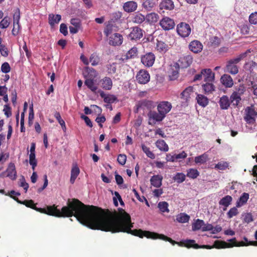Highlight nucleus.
<instances>
[{"mask_svg":"<svg viewBox=\"0 0 257 257\" xmlns=\"http://www.w3.org/2000/svg\"><path fill=\"white\" fill-rule=\"evenodd\" d=\"M9 24H10V19L6 17L2 19L1 22H0V28L6 29L9 26Z\"/></svg>","mask_w":257,"mask_h":257,"instance_id":"52","label":"nucleus"},{"mask_svg":"<svg viewBox=\"0 0 257 257\" xmlns=\"http://www.w3.org/2000/svg\"><path fill=\"white\" fill-rule=\"evenodd\" d=\"M137 55L138 49L136 47H134L126 52V59H133L136 58Z\"/></svg>","mask_w":257,"mask_h":257,"instance_id":"44","label":"nucleus"},{"mask_svg":"<svg viewBox=\"0 0 257 257\" xmlns=\"http://www.w3.org/2000/svg\"><path fill=\"white\" fill-rule=\"evenodd\" d=\"M123 42V37L122 35L118 33H114L109 37L108 43L109 45L114 46H120Z\"/></svg>","mask_w":257,"mask_h":257,"instance_id":"14","label":"nucleus"},{"mask_svg":"<svg viewBox=\"0 0 257 257\" xmlns=\"http://www.w3.org/2000/svg\"><path fill=\"white\" fill-rule=\"evenodd\" d=\"M126 160V156L124 155L120 154L118 155L117 162L120 165H124Z\"/></svg>","mask_w":257,"mask_h":257,"instance_id":"60","label":"nucleus"},{"mask_svg":"<svg viewBox=\"0 0 257 257\" xmlns=\"http://www.w3.org/2000/svg\"><path fill=\"white\" fill-rule=\"evenodd\" d=\"M29 164L32 166V170L34 171L37 166V160L35 159V153L29 154Z\"/></svg>","mask_w":257,"mask_h":257,"instance_id":"49","label":"nucleus"},{"mask_svg":"<svg viewBox=\"0 0 257 257\" xmlns=\"http://www.w3.org/2000/svg\"><path fill=\"white\" fill-rule=\"evenodd\" d=\"M243 239H244V241L237 242V241L236 240V238H231V239H230L229 240H228L231 243H227L232 245V247L233 246L239 247V246H248V245L257 246V245H255L253 244V242H257L256 239H255V240H256V241H248V239H247V238L245 237H244V238H243Z\"/></svg>","mask_w":257,"mask_h":257,"instance_id":"9","label":"nucleus"},{"mask_svg":"<svg viewBox=\"0 0 257 257\" xmlns=\"http://www.w3.org/2000/svg\"><path fill=\"white\" fill-rule=\"evenodd\" d=\"M6 177L11 179V180H15L17 175H16V170H15V166L13 163L9 164L7 169H6Z\"/></svg>","mask_w":257,"mask_h":257,"instance_id":"17","label":"nucleus"},{"mask_svg":"<svg viewBox=\"0 0 257 257\" xmlns=\"http://www.w3.org/2000/svg\"><path fill=\"white\" fill-rule=\"evenodd\" d=\"M230 104H231V103L227 95H222V96L220 98V100H219V105H220V108H221L222 110H227L228 108H229V106H230Z\"/></svg>","mask_w":257,"mask_h":257,"instance_id":"22","label":"nucleus"},{"mask_svg":"<svg viewBox=\"0 0 257 257\" xmlns=\"http://www.w3.org/2000/svg\"><path fill=\"white\" fill-rule=\"evenodd\" d=\"M145 18H146L147 22L150 24L157 22L158 19H159V17L158 14L155 13L148 14L147 16H145Z\"/></svg>","mask_w":257,"mask_h":257,"instance_id":"35","label":"nucleus"},{"mask_svg":"<svg viewBox=\"0 0 257 257\" xmlns=\"http://www.w3.org/2000/svg\"><path fill=\"white\" fill-rule=\"evenodd\" d=\"M21 29V26L20 23H13V29H12V35L14 36H16L19 34L20 30Z\"/></svg>","mask_w":257,"mask_h":257,"instance_id":"57","label":"nucleus"},{"mask_svg":"<svg viewBox=\"0 0 257 257\" xmlns=\"http://www.w3.org/2000/svg\"><path fill=\"white\" fill-rule=\"evenodd\" d=\"M133 227V223L131 221V217L129 214L125 212L122 209H119L117 221L98 230L104 232H111L113 233L125 232L140 238L146 237L151 239H160L163 241L169 242L173 245L177 244L179 246H184L187 248L211 249L213 248L220 249L231 247V245L230 244L221 240H215L212 246L209 245H199L195 243L194 240L192 239H187L177 242L164 235L163 234H158V233L150 232L148 230H143L141 229L132 230Z\"/></svg>","mask_w":257,"mask_h":257,"instance_id":"2","label":"nucleus"},{"mask_svg":"<svg viewBox=\"0 0 257 257\" xmlns=\"http://www.w3.org/2000/svg\"><path fill=\"white\" fill-rule=\"evenodd\" d=\"M80 173V170L77 166H73L71 168V178H70V182L73 184L75 182V180Z\"/></svg>","mask_w":257,"mask_h":257,"instance_id":"37","label":"nucleus"},{"mask_svg":"<svg viewBox=\"0 0 257 257\" xmlns=\"http://www.w3.org/2000/svg\"><path fill=\"white\" fill-rule=\"evenodd\" d=\"M177 33L182 38H187L191 32L190 26L185 22H181L177 25Z\"/></svg>","mask_w":257,"mask_h":257,"instance_id":"6","label":"nucleus"},{"mask_svg":"<svg viewBox=\"0 0 257 257\" xmlns=\"http://www.w3.org/2000/svg\"><path fill=\"white\" fill-rule=\"evenodd\" d=\"M97 92L99 93L100 97L103 98V101L106 103L111 104L117 99V98L114 95H106L101 90H98Z\"/></svg>","mask_w":257,"mask_h":257,"instance_id":"20","label":"nucleus"},{"mask_svg":"<svg viewBox=\"0 0 257 257\" xmlns=\"http://www.w3.org/2000/svg\"><path fill=\"white\" fill-rule=\"evenodd\" d=\"M1 71L2 72L5 74L10 72V66L7 62H5L2 64Z\"/></svg>","mask_w":257,"mask_h":257,"instance_id":"58","label":"nucleus"},{"mask_svg":"<svg viewBox=\"0 0 257 257\" xmlns=\"http://www.w3.org/2000/svg\"><path fill=\"white\" fill-rule=\"evenodd\" d=\"M246 53L241 54L236 58L231 59L229 61H227V65H226V71L227 72L232 74L236 75L238 72V69L236 64L239 62L243 58L245 57Z\"/></svg>","mask_w":257,"mask_h":257,"instance_id":"4","label":"nucleus"},{"mask_svg":"<svg viewBox=\"0 0 257 257\" xmlns=\"http://www.w3.org/2000/svg\"><path fill=\"white\" fill-rule=\"evenodd\" d=\"M54 117H55V118H56L57 119V121L59 122V125H60V126H61V127H62L63 131H64V132H65V122L62 119V118H61V116L60 115L59 112L56 111V112L54 113Z\"/></svg>","mask_w":257,"mask_h":257,"instance_id":"47","label":"nucleus"},{"mask_svg":"<svg viewBox=\"0 0 257 257\" xmlns=\"http://www.w3.org/2000/svg\"><path fill=\"white\" fill-rule=\"evenodd\" d=\"M185 176L190 179H195L199 176V172L197 169L191 168L187 170V174Z\"/></svg>","mask_w":257,"mask_h":257,"instance_id":"42","label":"nucleus"},{"mask_svg":"<svg viewBox=\"0 0 257 257\" xmlns=\"http://www.w3.org/2000/svg\"><path fill=\"white\" fill-rule=\"evenodd\" d=\"M154 107V105L153 104V102L148 100L140 101H139L138 104H137V109H145V108H147L148 109H150L153 108Z\"/></svg>","mask_w":257,"mask_h":257,"instance_id":"26","label":"nucleus"},{"mask_svg":"<svg viewBox=\"0 0 257 257\" xmlns=\"http://www.w3.org/2000/svg\"><path fill=\"white\" fill-rule=\"evenodd\" d=\"M59 32L62 34L64 36H66L68 35V31H67V26H66L65 24H60V26H59Z\"/></svg>","mask_w":257,"mask_h":257,"instance_id":"61","label":"nucleus"},{"mask_svg":"<svg viewBox=\"0 0 257 257\" xmlns=\"http://www.w3.org/2000/svg\"><path fill=\"white\" fill-rule=\"evenodd\" d=\"M175 8L172 0H162L160 4V10L172 11Z\"/></svg>","mask_w":257,"mask_h":257,"instance_id":"23","label":"nucleus"},{"mask_svg":"<svg viewBox=\"0 0 257 257\" xmlns=\"http://www.w3.org/2000/svg\"><path fill=\"white\" fill-rule=\"evenodd\" d=\"M136 78L140 84H145L150 81V74L147 71L141 70L136 74Z\"/></svg>","mask_w":257,"mask_h":257,"instance_id":"10","label":"nucleus"},{"mask_svg":"<svg viewBox=\"0 0 257 257\" xmlns=\"http://www.w3.org/2000/svg\"><path fill=\"white\" fill-rule=\"evenodd\" d=\"M176 220L179 223H186L189 220V216L185 213H180L176 217Z\"/></svg>","mask_w":257,"mask_h":257,"instance_id":"39","label":"nucleus"},{"mask_svg":"<svg viewBox=\"0 0 257 257\" xmlns=\"http://www.w3.org/2000/svg\"><path fill=\"white\" fill-rule=\"evenodd\" d=\"M221 83L226 88H230L233 86V81L230 75L224 74L221 77Z\"/></svg>","mask_w":257,"mask_h":257,"instance_id":"19","label":"nucleus"},{"mask_svg":"<svg viewBox=\"0 0 257 257\" xmlns=\"http://www.w3.org/2000/svg\"><path fill=\"white\" fill-rule=\"evenodd\" d=\"M155 6V2L153 0H146L142 3V7L145 10L150 11Z\"/></svg>","mask_w":257,"mask_h":257,"instance_id":"41","label":"nucleus"},{"mask_svg":"<svg viewBox=\"0 0 257 257\" xmlns=\"http://www.w3.org/2000/svg\"><path fill=\"white\" fill-rule=\"evenodd\" d=\"M207 159V156L206 155V154H204L203 155L195 157V160H194V161H195V163H196V164H203L206 163Z\"/></svg>","mask_w":257,"mask_h":257,"instance_id":"48","label":"nucleus"},{"mask_svg":"<svg viewBox=\"0 0 257 257\" xmlns=\"http://www.w3.org/2000/svg\"><path fill=\"white\" fill-rule=\"evenodd\" d=\"M203 220L197 219L196 221L192 224V230H199L200 228L205 225Z\"/></svg>","mask_w":257,"mask_h":257,"instance_id":"43","label":"nucleus"},{"mask_svg":"<svg viewBox=\"0 0 257 257\" xmlns=\"http://www.w3.org/2000/svg\"><path fill=\"white\" fill-rule=\"evenodd\" d=\"M232 201V198L229 195H226L219 201V205L223 206V210L225 211L226 208L230 205V202Z\"/></svg>","mask_w":257,"mask_h":257,"instance_id":"31","label":"nucleus"},{"mask_svg":"<svg viewBox=\"0 0 257 257\" xmlns=\"http://www.w3.org/2000/svg\"><path fill=\"white\" fill-rule=\"evenodd\" d=\"M155 144H156L157 148L160 149V151L166 152L169 150L168 145L163 140H159Z\"/></svg>","mask_w":257,"mask_h":257,"instance_id":"40","label":"nucleus"},{"mask_svg":"<svg viewBox=\"0 0 257 257\" xmlns=\"http://www.w3.org/2000/svg\"><path fill=\"white\" fill-rule=\"evenodd\" d=\"M143 37V30L138 27H134L131 28V32H130L128 37L131 40H139L142 38Z\"/></svg>","mask_w":257,"mask_h":257,"instance_id":"13","label":"nucleus"},{"mask_svg":"<svg viewBox=\"0 0 257 257\" xmlns=\"http://www.w3.org/2000/svg\"><path fill=\"white\" fill-rule=\"evenodd\" d=\"M242 95H237L236 93H232L231 95H230L229 100L231 103H232V105H233V107H236L240 101L241 100V97L240 96Z\"/></svg>","mask_w":257,"mask_h":257,"instance_id":"38","label":"nucleus"},{"mask_svg":"<svg viewBox=\"0 0 257 257\" xmlns=\"http://www.w3.org/2000/svg\"><path fill=\"white\" fill-rule=\"evenodd\" d=\"M256 112L251 107H247L245 109V115L244 116V120L248 124H253L255 122V116L256 115Z\"/></svg>","mask_w":257,"mask_h":257,"instance_id":"12","label":"nucleus"},{"mask_svg":"<svg viewBox=\"0 0 257 257\" xmlns=\"http://www.w3.org/2000/svg\"><path fill=\"white\" fill-rule=\"evenodd\" d=\"M187 177L182 173H177L173 177V180L178 183H182L185 181V177Z\"/></svg>","mask_w":257,"mask_h":257,"instance_id":"45","label":"nucleus"},{"mask_svg":"<svg viewBox=\"0 0 257 257\" xmlns=\"http://www.w3.org/2000/svg\"><path fill=\"white\" fill-rule=\"evenodd\" d=\"M33 118H34V113L33 112V104L29 105V124L32 125L33 123Z\"/></svg>","mask_w":257,"mask_h":257,"instance_id":"55","label":"nucleus"},{"mask_svg":"<svg viewBox=\"0 0 257 257\" xmlns=\"http://www.w3.org/2000/svg\"><path fill=\"white\" fill-rule=\"evenodd\" d=\"M160 26L164 30L169 31L175 27V22L173 19L165 17L160 20Z\"/></svg>","mask_w":257,"mask_h":257,"instance_id":"11","label":"nucleus"},{"mask_svg":"<svg viewBox=\"0 0 257 257\" xmlns=\"http://www.w3.org/2000/svg\"><path fill=\"white\" fill-rule=\"evenodd\" d=\"M154 61L155 55L151 52H148L141 57V62L146 67H152L154 64Z\"/></svg>","mask_w":257,"mask_h":257,"instance_id":"8","label":"nucleus"},{"mask_svg":"<svg viewBox=\"0 0 257 257\" xmlns=\"http://www.w3.org/2000/svg\"><path fill=\"white\" fill-rule=\"evenodd\" d=\"M168 203L166 202H160L158 204V208L160 209V211L162 212H169V209H168Z\"/></svg>","mask_w":257,"mask_h":257,"instance_id":"51","label":"nucleus"},{"mask_svg":"<svg viewBox=\"0 0 257 257\" xmlns=\"http://www.w3.org/2000/svg\"><path fill=\"white\" fill-rule=\"evenodd\" d=\"M168 45L162 41H157L156 43V50L161 53H165L168 51Z\"/></svg>","mask_w":257,"mask_h":257,"instance_id":"34","label":"nucleus"},{"mask_svg":"<svg viewBox=\"0 0 257 257\" xmlns=\"http://www.w3.org/2000/svg\"><path fill=\"white\" fill-rule=\"evenodd\" d=\"M235 91H233V93H236L237 95H243V93L245 91V87L243 86V84H239V86L235 88Z\"/></svg>","mask_w":257,"mask_h":257,"instance_id":"54","label":"nucleus"},{"mask_svg":"<svg viewBox=\"0 0 257 257\" xmlns=\"http://www.w3.org/2000/svg\"><path fill=\"white\" fill-rule=\"evenodd\" d=\"M249 22L252 25H257V12L252 13L249 16Z\"/></svg>","mask_w":257,"mask_h":257,"instance_id":"56","label":"nucleus"},{"mask_svg":"<svg viewBox=\"0 0 257 257\" xmlns=\"http://www.w3.org/2000/svg\"><path fill=\"white\" fill-rule=\"evenodd\" d=\"M179 70V64L175 63L172 66L169 72L170 80H175L178 77V71Z\"/></svg>","mask_w":257,"mask_h":257,"instance_id":"27","label":"nucleus"},{"mask_svg":"<svg viewBox=\"0 0 257 257\" xmlns=\"http://www.w3.org/2000/svg\"><path fill=\"white\" fill-rule=\"evenodd\" d=\"M166 113L157 112L156 111L150 110L148 113V118H149L148 123L153 125L157 122L162 121L166 116Z\"/></svg>","mask_w":257,"mask_h":257,"instance_id":"5","label":"nucleus"},{"mask_svg":"<svg viewBox=\"0 0 257 257\" xmlns=\"http://www.w3.org/2000/svg\"><path fill=\"white\" fill-rule=\"evenodd\" d=\"M145 21H146L145 16L143 15L142 14L137 13L133 16L132 22L134 24L140 25L144 22Z\"/></svg>","mask_w":257,"mask_h":257,"instance_id":"32","label":"nucleus"},{"mask_svg":"<svg viewBox=\"0 0 257 257\" xmlns=\"http://www.w3.org/2000/svg\"><path fill=\"white\" fill-rule=\"evenodd\" d=\"M142 149L143 152L146 154V155L148 156V158H150L151 159H154L155 155L151 151H150V149L145 145H142Z\"/></svg>","mask_w":257,"mask_h":257,"instance_id":"50","label":"nucleus"},{"mask_svg":"<svg viewBox=\"0 0 257 257\" xmlns=\"http://www.w3.org/2000/svg\"><path fill=\"white\" fill-rule=\"evenodd\" d=\"M84 85L87 86V88L90 89V91L93 93H96V90L98 89L96 84L94 83V79L96 77V71L94 68L86 67L84 68Z\"/></svg>","mask_w":257,"mask_h":257,"instance_id":"3","label":"nucleus"},{"mask_svg":"<svg viewBox=\"0 0 257 257\" xmlns=\"http://www.w3.org/2000/svg\"><path fill=\"white\" fill-rule=\"evenodd\" d=\"M163 177L160 175H154L151 177V185L156 188H160L162 186Z\"/></svg>","mask_w":257,"mask_h":257,"instance_id":"24","label":"nucleus"},{"mask_svg":"<svg viewBox=\"0 0 257 257\" xmlns=\"http://www.w3.org/2000/svg\"><path fill=\"white\" fill-rule=\"evenodd\" d=\"M99 62H100V58L96 53H93V54L90 55V63H91V65L93 66L97 65L99 64Z\"/></svg>","mask_w":257,"mask_h":257,"instance_id":"46","label":"nucleus"},{"mask_svg":"<svg viewBox=\"0 0 257 257\" xmlns=\"http://www.w3.org/2000/svg\"><path fill=\"white\" fill-rule=\"evenodd\" d=\"M203 47L202 44L198 40H193L189 44V49L195 54L201 52Z\"/></svg>","mask_w":257,"mask_h":257,"instance_id":"16","label":"nucleus"},{"mask_svg":"<svg viewBox=\"0 0 257 257\" xmlns=\"http://www.w3.org/2000/svg\"><path fill=\"white\" fill-rule=\"evenodd\" d=\"M19 186L23 188V189L25 190V193L27 192V189H28L29 186L28 185V184L26 182V180H25V178L23 176H22V178L20 179V185H19Z\"/></svg>","mask_w":257,"mask_h":257,"instance_id":"59","label":"nucleus"},{"mask_svg":"<svg viewBox=\"0 0 257 257\" xmlns=\"http://www.w3.org/2000/svg\"><path fill=\"white\" fill-rule=\"evenodd\" d=\"M249 199V194L243 193L242 195L239 198V200L236 202V207H240L245 204Z\"/></svg>","mask_w":257,"mask_h":257,"instance_id":"33","label":"nucleus"},{"mask_svg":"<svg viewBox=\"0 0 257 257\" xmlns=\"http://www.w3.org/2000/svg\"><path fill=\"white\" fill-rule=\"evenodd\" d=\"M200 73L203 74L205 82H212L214 80V74L210 69H204L201 70Z\"/></svg>","mask_w":257,"mask_h":257,"instance_id":"18","label":"nucleus"},{"mask_svg":"<svg viewBox=\"0 0 257 257\" xmlns=\"http://www.w3.org/2000/svg\"><path fill=\"white\" fill-rule=\"evenodd\" d=\"M107 71L108 74H113L116 71V67H115L114 63L107 65Z\"/></svg>","mask_w":257,"mask_h":257,"instance_id":"63","label":"nucleus"},{"mask_svg":"<svg viewBox=\"0 0 257 257\" xmlns=\"http://www.w3.org/2000/svg\"><path fill=\"white\" fill-rule=\"evenodd\" d=\"M194 93V87L192 86H188L180 93L182 105L186 106L190 100L191 95Z\"/></svg>","mask_w":257,"mask_h":257,"instance_id":"7","label":"nucleus"},{"mask_svg":"<svg viewBox=\"0 0 257 257\" xmlns=\"http://www.w3.org/2000/svg\"><path fill=\"white\" fill-rule=\"evenodd\" d=\"M137 7V3L134 1H128L123 4V10L127 13L135 12Z\"/></svg>","mask_w":257,"mask_h":257,"instance_id":"25","label":"nucleus"},{"mask_svg":"<svg viewBox=\"0 0 257 257\" xmlns=\"http://www.w3.org/2000/svg\"><path fill=\"white\" fill-rule=\"evenodd\" d=\"M71 24L73 26L72 27H81V21L77 18L71 19Z\"/></svg>","mask_w":257,"mask_h":257,"instance_id":"62","label":"nucleus"},{"mask_svg":"<svg viewBox=\"0 0 257 257\" xmlns=\"http://www.w3.org/2000/svg\"><path fill=\"white\" fill-rule=\"evenodd\" d=\"M102 88L104 90H109L112 88V82L111 78L108 77H104L101 80Z\"/></svg>","mask_w":257,"mask_h":257,"instance_id":"29","label":"nucleus"},{"mask_svg":"<svg viewBox=\"0 0 257 257\" xmlns=\"http://www.w3.org/2000/svg\"><path fill=\"white\" fill-rule=\"evenodd\" d=\"M0 53L2 56L7 57L8 56V48L5 46H0Z\"/></svg>","mask_w":257,"mask_h":257,"instance_id":"64","label":"nucleus"},{"mask_svg":"<svg viewBox=\"0 0 257 257\" xmlns=\"http://www.w3.org/2000/svg\"><path fill=\"white\" fill-rule=\"evenodd\" d=\"M172 108L171 103L168 101H162L157 105V110L159 113H168Z\"/></svg>","mask_w":257,"mask_h":257,"instance_id":"15","label":"nucleus"},{"mask_svg":"<svg viewBox=\"0 0 257 257\" xmlns=\"http://www.w3.org/2000/svg\"><path fill=\"white\" fill-rule=\"evenodd\" d=\"M14 200L23 204L28 208L44 214L56 217H71L74 216L77 221L90 229L98 230L117 221V217L113 218L106 214L102 209L93 205H87L79 200L68 199L67 205L59 210L55 205L47 206L46 208L36 207L33 200L20 201L17 197H13Z\"/></svg>","mask_w":257,"mask_h":257,"instance_id":"1","label":"nucleus"},{"mask_svg":"<svg viewBox=\"0 0 257 257\" xmlns=\"http://www.w3.org/2000/svg\"><path fill=\"white\" fill-rule=\"evenodd\" d=\"M202 87H203L204 93L207 95L212 93L214 91V89H215V87L212 83V82H206L205 84L202 85Z\"/></svg>","mask_w":257,"mask_h":257,"instance_id":"30","label":"nucleus"},{"mask_svg":"<svg viewBox=\"0 0 257 257\" xmlns=\"http://www.w3.org/2000/svg\"><path fill=\"white\" fill-rule=\"evenodd\" d=\"M196 99H197V104L203 107H205L208 104V99L204 95L197 94Z\"/></svg>","mask_w":257,"mask_h":257,"instance_id":"36","label":"nucleus"},{"mask_svg":"<svg viewBox=\"0 0 257 257\" xmlns=\"http://www.w3.org/2000/svg\"><path fill=\"white\" fill-rule=\"evenodd\" d=\"M61 21V15L50 14L48 15V23L53 27L55 25L58 24Z\"/></svg>","mask_w":257,"mask_h":257,"instance_id":"28","label":"nucleus"},{"mask_svg":"<svg viewBox=\"0 0 257 257\" xmlns=\"http://www.w3.org/2000/svg\"><path fill=\"white\" fill-rule=\"evenodd\" d=\"M238 213V212H237V208L235 207H233L232 208L230 209L228 212H227V217L231 218L233 217L236 216Z\"/></svg>","mask_w":257,"mask_h":257,"instance_id":"53","label":"nucleus"},{"mask_svg":"<svg viewBox=\"0 0 257 257\" xmlns=\"http://www.w3.org/2000/svg\"><path fill=\"white\" fill-rule=\"evenodd\" d=\"M179 63L182 68H187L190 66L193 62V58L191 55H186L179 60Z\"/></svg>","mask_w":257,"mask_h":257,"instance_id":"21","label":"nucleus"}]
</instances>
